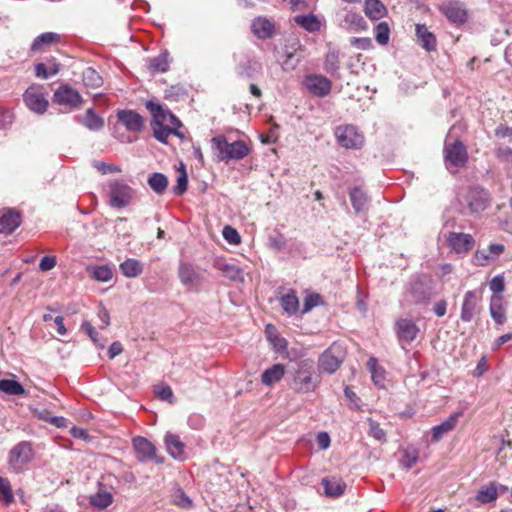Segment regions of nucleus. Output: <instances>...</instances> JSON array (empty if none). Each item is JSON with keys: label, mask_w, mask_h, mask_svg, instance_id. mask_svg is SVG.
<instances>
[{"label": "nucleus", "mask_w": 512, "mask_h": 512, "mask_svg": "<svg viewBox=\"0 0 512 512\" xmlns=\"http://www.w3.org/2000/svg\"><path fill=\"white\" fill-rule=\"evenodd\" d=\"M146 108L152 114L153 119L151 126L153 136L159 142L166 144L171 134L182 137L178 130L181 126V122L172 112L164 109L159 103L153 101H147Z\"/></svg>", "instance_id": "obj_1"}, {"label": "nucleus", "mask_w": 512, "mask_h": 512, "mask_svg": "<svg viewBox=\"0 0 512 512\" xmlns=\"http://www.w3.org/2000/svg\"><path fill=\"white\" fill-rule=\"evenodd\" d=\"M320 376L316 373L313 361L304 359L296 362L289 372V387L298 394L314 392L320 385Z\"/></svg>", "instance_id": "obj_2"}, {"label": "nucleus", "mask_w": 512, "mask_h": 512, "mask_svg": "<svg viewBox=\"0 0 512 512\" xmlns=\"http://www.w3.org/2000/svg\"><path fill=\"white\" fill-rule=\"evenodd\" d=\"M211 146L218 162H229L231 160H242L250 149L242 140L228 142L226 137L219 135L211 139Z\"/></svg>", "instance_id": "obj_3"}, {"label": "nucleus", "mask_w": 512, "mask_h": 512, "mask_svg": "<svg viewBox=\"0 0 512 512\" xmlns=\"http://www.w3.org/2000/svg\"><path fill=\"white\" fill-rule=\"evenodd\" d=\"M460 202L471 214L480 213L487 209L490 204V195L487 190L473 186L465 190L461 195Z\"/></svg>", "instance_id": "obj_4"}, {"label": "nucleus", "mask_w": 512, "mask_h": 512, "mask_svg": "<svg viewBox=\"0 0 512 512\" xmlns=\"http://www.w3.org/2000/svg\"><path fill=\"white\" fill-rule=\"evenodd\" d=\"M34 457L32 445L23 441L16 444L9 452L8 465L10 469L18 474L23 472Z\"/></svg>", "instance_id": "obj_5"}, {"label": "nucleus", "mask_w": 512, "mask_h": 512, "mask_svg": "<svg viewBox=\"0 0 512 512\" xmlns=\"http://www.w3.org/2000/svg\"><path fill=\"white\" fill-rule=\"evenodd\" d=\"M467 160V149L461 141L455 140L453 143H445L444 161L449 172L456 173L460 167L467 163Z\"/></svg>", "instance_id": "obj_6"}, {"label": "nucleus", "mask_w": 512, "mask_h": 512, "mask_svg": "<svg viewBox=\"0 0 512 512\" xmlns=\"http://www.w3.org/2000/svg\"><path fill=\"white\" fill-rule=\"evenodd\" d=\"M337 143L345 149H361L364 146V135L351 124L337 126L334 130Z\"/></svg>", "instance_id": "obj_7"}, {"label": "nucleus", "mask_w": 512, "mask_h": 512, "mask_svg": "<svg viewBox=\"0 0 512 512\" xmlns=\"http://www.w3.org/2000/svg\"><path fill=\"white\" fill-rule=\"evenodd\" d=\"M110 199L109 204L113 208H124L130 204L134 189L121 180H113L109 183Z\"/></svg>", "instance_id": "obj_8"}, {"label": "nucleus", "mask_w": 512, "mask_h": 512, "mask_svg": "<svg viewBox=\"0 0 512 512\" xmlns=\"http://www.w3.org/2000/svg\"><path fill=\"white\" fill-rule=\"evenodd\" d=\"M482 292L483 289L480 288L475 290H469L464 294L460 312V319L463 322H471L475 318V316H477L480 313V302L482 299Z\"/></svg>", "instance_id": "obj_9"}, {"label": "nucleus", "mask_w": 512, "mask_h": 512, "mask_svg": "<svg viewBox=\"0 0 512 512\" xmlns=\"http://www.w3.org/2000/svg\"><path fill=\"white\" fill-rule=\"evenodd\" d=\"M344 359V351L341 345L333 343L319 357V368L328 374H332L338 370Z\"/></svg>", "instance_id": "obj_10"}, {"label": "nucleus", "mask_w": 512, "mask_h": 512, "mask_svg": "<svg viewBox=\"0 0 512 512\" xmlns=\"http://www.w3.org/2000/svg\"><path fill=\"white\" fill-rule=\"evenodd\" d=\"M23 100L28 109L36 114H44L48 108V101L41 86H30L23 94Z\"/></svg>", "instance_id": "obj_11"}, {"label": "nucleus", "mask_w": 512, "mask_h": 512, "mask_svg": "<svg viewBox=\"0 0 512 512\" xmlns=\"http://www.w3.org/2000/svg\"><path fill=\"white\" fill-rule=\"evenodd\" d=\"M136 458L141 462L155 461L162 463L163 458L156 455V447L148 439L137 436L132 440Z\"/></svg>", "instance_id": "obj_12"}, {"label": "nucleus", "mask_w": 512, "mask_h": 512, "mask_svg": "<svg viewBox=\"0 0 512 512\" xmlns=\"http://www.w3.org/2000/svg\"><path fill=\"white\" fill-rule=\"evenodd\" d=\"M305 88L316 97H326L332 89L331 81L322 75L309 74L306 75L303 81Z\"/></svg>", "instance_id": "obj_13"}, {"label": "nucleus", "mask_w": 512, "mask_h": 512, "mask_svg": "<svg viewBox=\"0 0 512 512\" xmlns=\"http://www.w3.org/2000/svg\"><path fill=\"white\" fill-rule=\"evenodd\" d=\"M449 248L457 254H467L475 245L472 235L462 232H450L446 237Z\"/></svg>", "instance_id": "obj_14"}, {"label": "nucleus", "mask_w": 512, "mask_h": 512, "mask_svg": "<svg viewBox=\"0 0 512 512\" xmlns=\"http://www.w3.org/2000/svg\"><path fill=\"white\" fill-rule=\"evenodd\" d=\"M54 101L60 105L79 108L82 104V97L77 90L68 85H62L55 91Z\"/></svg>", "instance_id": "obj_15"}, {"label": "nucleus", "mask_w": 512, "mask_h": 512, "mask_svg": "<svg viewBox=\"0 0 512 512\" xmlns=\"http://www.w3.org/2000/svg\"><path fill=\"white\" fill-rule=\"evenodd\" d=\"M441 11L451 22L457 25L465 23L468 17L464 4L457 0H449L443 3Z\"/></svg>", "instance_id": "obj_16"}, {"label": "nucleus", "mask_w": 512, "mask_h": 512, "mask_svg": "<svg viewBox=\"0 0 512 512\" xmlns=\"http://www.w3.org/2000/svg\"><path fill=\"white\" fill-rule=\"evenodd\" d=\"M395 330L398 340L401 343H410L414 341L418 335L419 328L411 319H400L395 324Z\"/></svg>", "instance_id": "obj_17"}, {"label": "nucleus", "mask_w": 512, "mask_h": 512, "mask_svg": "<svg viewBox=\"0 0 512 512\" xmlns=\"http://www.w3.org/2000/svg\"><path fill=\"white\" fill-rule=\"evenodd\" d=\"M117 118L128 131L140 132L144 127L143 117L134 110H120Z\"/></svg>", "instance_id": "obj_18"}, {"label": "nucleus", "mask_w": 512, "mask_h": 512, "mask_svg": "<svg viewBox=\"0 0 512 512\" xmlns=\"http://www.w3.org/2000/svg\"><path fill=\"white\" fill-rule=\"evenodd\" d=\"M463 413L457 411L452 413L447 419L441 422L439 425L432 427L431 433L432 438L435 442L440 441L446 434L455 429L458 420L462 417Z\"/></svg>", "instance_id": "obj_19"}, {"label": "nucleus", "mask_w": 512, "mask_h": 512, "mask_svg": "<svg viewBox=\"0 0 512 512\" xmlns=\"http://www.w3.org/2000/svg\"><path fill=\"white\" fill-rule=\"evenodd\" d=\"M21 224V216L18 212L6 209L0 211V232L11 234Z\"/></svg>", "instance_id": "obj_20"}, {"label": "nucleus", "mask_w": 512, "mask_h": 512, "mask_svg": "<svg viewBox=\"0 0 512 512\" xmlns=\"http://www.w3.org/2000/svg\"><path fill=\"white\" fill-rule=\"evenodd\" d=\"M164 443L166 446L167 452L176 460H184L186 458L185 454V444L180 440V437L173 433H166L164 437Z\"/></svg>", "instance_id": "obj_21"}, {"label": "nucleus", "mask_w": 512, "mask_h": 512, "mask_svg": "<svg viewBox=\"0 0 512 512\" xmlns=\"http://www.w3.org/2000/svg\"><path fill=\"white\" fill-rule=\"evenodd\" d=\"M349 197L356 214H365L368 212L370 198L361 188H351L349 190Z\"/></svg>", "instance_id": "obj_22"}, {"label": "nucleus", "mask_w": 512, "mask_h": 512, "mask_svg": "<svg viewBox=\"0 0 512 512\" xmlns=\"http://www.w3.org/2000/svg\"><path fill=\"white\" fill-rule=\"evenodd\" d=\"M254 35L259 39H268L274 35L275 25L266 17H256L251 24Z\"/></svg>", "instance_id": "obj_23"}, {"label": "nucleus", "mask_w": 512, "mask_h": 512, "mask_svg": "<svg viewBox=\"0 0 512 512\" xmlns=\"http://www.w3.org/2000/svg\"><path fill=\"white\" fill-rule=\"evenodd\" d=\"M178 276L181 283L189 288L199 283V273L196 267L187 262H181L178 268Z\"/></svg>", "instance_id": "obj_24"}, {"label": "nucleus", "mask_w": 512, "mask_h": 512, "mask_svg": "<svg viewBox=\"0 0 512 512\" xmlns=\"http://www.w3.org/2000/svg\"><path fill=\"white\" fill-rule=\"evenodd\" d=\"M294 21L298 26L310 33L320 31L324 25V19L316 16L313 13L296 15Z\"/></svg>", "instance_id": "obj_25"}, {"label": "nucleus", "mask_w": 512, "mask_h": 512, "mask_svg": "<svg viewBox=\"0 0 512 512\" xmlns=\"http://www.w3.org/2000/svg\"><path fill=\"white\" fill-rule=\"evenodd\" d=\"M418 43L426 51L430 52L436 48V37L431 33L424 24H417L415 28Z\"/></svg>", "instance_id": "obj_26"}, {"label": "nucleus", "mask_w": 512, "mask_h": 512, "mask_svg": "<svg viewBox=\"0 0 512 512\" xmlns=\"http://www.w3.org/2000/svg\"><path fill=\"white\" fill-rule=\"evenodd\" d=\"M285 374L283 364L277 363L266 369L261 375V382L266 386H272L279 382Z\"/></svg>", "instance_id": "obj_27"}, {"label": "nucleus", "mask_w": 512, "mask_h": 512, "mask_svg": "<svg viewBox=\"0 0 512 512\" xmlns=\"http://www.w3.org/2000/svg\"><path fill=\"white\" fill-rule=\"evenodd\" d=\"M148 69L151 73H164L169 69L170 57L168 51L161 52L158 56L149 58Z\"/></svg>", "instance_id": "obj_28"}, {"label": "nucleus", "mask_w": 512, "mask_h": 512, "mask_svg": "<svg viewBox=\"0 0 512 512\" xmlns=\"http://www.w3.org/2000/svg\"><path fill=\"white\" fill-rule=\"evenodd\" d=\"M322 485L324 487L325 493L331 497H338L343 494L346 484L340 478H324L322 480Z\"/></svg>", "instance_id": "obj_29"}, {"label": "nucleus", "mask_w": 512, "mask_h": 512, "mask_svg": "<svg viewBox=\"0 0 512 512\" xmlns=\"http://www.w3.org/2000/svg\"><path fill=\"white\" fill-rule=\"evenodd\" d=\"M119 268L121 273L128 278H135L143 271L142 263L134 258L126 259L120 264Z\"/></svg>", "instance_id": "obj_30"}, {"label": "nucleus", "mask_w": 512, "mask_h": 512, "mask_svg": "<svg viewBox=\"0 0 512 512\" xmlns=\"http://www.w3.org/2000/svg\"><path fill=\"white\" fill-rule=\"evenodd\" d=\"M364 12L370 19L378 20L386 15L387 10L380 0H365Z\"/></svg>", "instance_id": "obj_31"}, {"label": "nucleus", "mask_w": 512, "mask_h": 512, "mask_svg": "<svg viewBox=\"0 0 512 512\" xmlns=\"http://www.w3.org/2000/svg\"><path fill=\"white\" fill-rule=\"evenodd\" d=\"M367 368L371 373V378L374 384L383 388L385 382V369L378 365V360L375 357L369 358Z\"/></svg>", "instance_id": "obj_32"}, {"label": "nucleus", "mask_w": 512, "mask_h": 512, "mask_svg": "<svg viewBox=\"0 0 512 512\" xmlns=\"http://www.w3.org/2000/svg\"><path fill=\"white\" fill-rule=\"evenodd\" d=\"M80 123L90 131H99L104 127V120L89 108L81 118Z\"/></svg>", "instance_id": "obj_33"}, {"label": "nucleus", "mask_w": 512, "mask_h": 512, "mask_svg": "<svg viewBox=\"0 0 512 512\" xmlns=\"http://www.w3.org/2000/svg\"><path fill=\"white\" fill-rule=\"evenodd\" d=\"M498 497V486L495 482H490L488 485L482 487L477 495L476 500L482 504H487L495 501Z\"/></svg>", "instance_id": "obj_34"}, {"label": "nucleus", "mask_w": 512, "mask_h": 512, "mask_svg": "<svg viewBox=\"0 0 512 512\" xmlns=\"http://www.w3.org/2000/svg\"><path fill=\"white\" fill-rule=\"evenodd\" d=\"M58 72L59 64L54 59H50L46 63H38L35 67L36 76L42 79H48Z\"/></svg>", "instance_id": "obj_35"}, {"label": "nucleus", "mask_w": 512, "mask_h": 512, "mask_svg": "<svg viewBox=\"0 0 512 512\" xmlns=\"http://www.w3.org/2000/svg\"><path fill=\"white\" fill-rule=\"evenodd\" d=\"M147 182H148V185L150 186V188L156 194H159V195H162L166 191L167 186H168L167 177L163 173H158V172L152 173L148 177Z\"/></svg>", "instance_id": "obj_36"}, {"label": "nucleus", "mask_w": 512, "mask_h": 512, "mask_svg": "<svg viewBox=\"0 0 512 512\" xmlns=\"http://www.w3.org/2000/svg\"><path fill=\"white\" fill-rule=\"evenodd\" d=\"M60 39V35L54 32H45L37 36L32 45L31 50L36 52L39 51L44 46H49L53 43L58 42Z\"/></svg>", "instance_id": "obj_37"}, {"label": "nucleus", "mask_w": 512, "mask_h": 512, "mask_svg": "<svg viewBox=\"0 0 512 512\" xmlns=\"http://www.w3.org/2000/svg\"><path fill=\"white\" fill-rule=\"evenodd\" d=\"M112 502L113 496L106 490H100L90 497V504L99 510L107 508Z\"/></svg>", "instance_id": "obj_38"}, {"label": "nucleus", "mask_w": 512, "mask_h": 512, "mask_svg": "<svg viewBox=\"0 0 512 512\" xmlns=\"http://www.w3.org/2000/svg\"><path fill=\"white\" fill-rule=\"evenodd\" d=\"M281 307L289 314H295L299 309V301L294 291H289L280 298Z\"/></svg>", "instance_id": "obj_39"}, {"label": "nucleus", "mask_w": 512, "mask_h": 512, "mask_svg": "<svg viewBox=\"0 0 512 512\" xmlns=\"http://www.w3.org/2000/svg\"><path fill=\"white\" fill-rule=\"evenodd\" d=\"M93 279L100 282H108L112 279L113 273L109 265H96L88 268Z\"/></svg>", "instance_id": "obj_40"}, {"label": "nucleus", "mask_w": 512, "mask_h": 512, "mask_svg": "<svg viewBox=\"0 0 512 512\" xmlns=\"http://www.w3.org/2000/svg\"><path fill=\"white\" fill-rule=\"evenodd\" d=\"M172 502L185 510H191L194 505L192 499L183 491L182 488H176L171 495Z\"/></svg>", "instance_id": "obj_41"}, {"label": "nucleus", "mask_w": 512, "mask_h": 512, "mask_svg": "<svg viewBox=\"0 0 512 512\" xmlns=\"http://www.w3.org/2000/svg\"><path fill=\"white\" fill-rule=\"evenodd\" d=\"M0 391L8 395H22L25 393L22 384L13 379L0 380Z\"/></svg>", "instance_id": "obj_42"}, {"label": "nucleus", "mask_w": 512, "mask_h": 512, "mask_svg": "<svg viewBox=\"0 0 512 512\" xmlns=\"http://www.w3.org/2000/svg\"><path fill=\"white\" fill-rule=\"evenodd\" d=\"M500 300L501 298L499 296H492L490 303V315L497 324L502 325L506 317L505 311L500 304Z\"/></svg>", "instance_id": "obj_43"}, {"label": "nucleus", "mask_w": 512, "mask_h": 512, "mask_svg": "<svg viewBox=\"0 0 512 512\" xmlns=\"http://www.w3.org/2000/svg\"><path fill=\"white\" fill-rule=\"evenodd\" d=\"M265 333L267 339L273 344L278 350L285 349L287 346L286 340L278 334L276 327L272 324H267L265 327Z\"/></svg>", "instance_id": "obj_44"}, {"label": "nucleus", "mask_w": 512, "mask_h": 512, "mask_svg": "<svg viewBox=\"0 0 512 512\" xmlns=\"http://www.w3.org/2000/svg\"><path fill=\"white\" fill-rule=\"evenodd\" d=\"M409 296L411 297V301L416 304L425 303L429 298L424 286L419 282L411 284Z\"/></svg>", "instance_id": "obj_45"}, {"label": "nucleus", "mask_w": 512, "mask_h": 512, "mask_svg": "<svg viewBox=\"0 0 512 512\" xmlns=\"http://www.w3.org/2000/svg\"><path fill=\"white\" fill-rule=\"evenodd\" d=\"M83 82L87 87L98 88L102 85L103 80L96 70L89 67L83 71Z\"/></svg>", "instance_id": "obj_46"}, {"label": "nucleus", "mask_w": 512, "mask_h": 512, "mask_svg": "<svg viewBox=\"0 0 512 512\" xmlns=\"http://www.w3.org/2000/svg\"><path fill=\"white\" fill-rule=\"evenodd\" d=\"M345 23L354 29V31L365 30L367 25L364 18L356 12H348L345 16Z\"/></svg>", "instance_id": "obj_47"}, {"label": "nucleus", "mask_w": 512, "mask_h": 512, "mask_svg": "<svg viewBox=\"0 0 512 512\" xmlns=\"http://www.w3.org/2000/svg\"><path fill=\"white\" fill-rule=\"evenodd\" d=\"M324 67L325 70L331 75L337 73L339 69V54L337 51L331 50L326 54Z\"/></svg>", "instance_id": "obj_48"}, {"label": "nucleus", "mask_w": 512, "mask_h": 512, "mask_svg": "<svg viewBox=\"0 0 512 512\" xmlns=\"http://www.w3.org/2000/svg\"><path fill=\"white\" fill-rule=\"evenodd\" d=\"M187 185H188V176H187L186 170L184 168V165L181 164V169H180L178 177H177V183L173 187L172 191L175 195L180 196L186 192Z\"/></svg>", "instance_id": "obj_49"}, {"label": "nucleus", "mask_w": 512, "mask_h": 512, "mask_svg": "<svg viewBox=\"0 0 512 512\" xmlns=\"http://www.w3.org/2000/svg\"><path fill=\"white\" fill-rule=\"evenodd\" d=\"M418 458V451L415 448H406L400 463L404 468L410 469L417 463Z\"/></svg>", "instance_id": "obj_50"}, {"label": "nucleus", "mask_w": 512, "mask_h": 512, "mask_svg": "<svg viewBox=\"0 0 512 512\" xmlns=\"http://www.w3.org/2000/svg\"><path fill=\"white\" fill-rule=\"evenodd\" d=\"M0 499L9 505L14 501L11 485L9 481L3 477H0Z\"/></svg>", "instance_id": "obj_51"}, {"label": "nucleus", "mask_w": 512, "mask_h": 512, "mask_svg": "<svg viewBox=\"0 0 512 512\" xmlns=\"http://www.w3.org/2000/svg\"><path fill=\"white\" fill-rule=\"evenodd\" d=\"M376 41L381 45H386L389 41L390 29L386 22H380L375 28Z\"/></svg>", "instance_id": "obj_52"}, {"label": "nucleus", "mask_w": 512, "mask_h": 512, "mask_svg": "<svg viewBox=\"0 0 512 512\" xmlns=\"http://www.w3.org/2000/svg\"><path fill=\"white\" fill-rule=\"evenodd\" d=\"M236 73L240 77L251 78L255 73V69L249 59H244L238 63Z\"/></svg>", "instance_id": "obj_53"}, {"label": "nucleus", "mask_w": 512, "mask_h": 512, "mask_svg": "<svg viewBox=\"0 0 512 512\" xmlns=\"http://www.w3.org/2000/svg\"><path fill=\"white\" fill-rule=\"evenodd\" d=\"M186 95V90L179 85L170 86L165 90V99L170 101H178Z\"/></svg>", "instance_id": "obj_54"}, {"label": "nucleus", "mask_w": 512, "mask_h": 512, "mask_svg": "<svg viewBox=\"0 0 512 512\" xmlns=\"http://www.w3.org/2000/svg\"><path fill=\"white\" fill-rule=\"evenodd\" d=\"M368 424H369V435L371 437H373L374 439H376L380 442H383L386 440L385 431L380 427V425L376 421L369 418Z\"/></svg>", "instance_id": "obj_55"}, {"label": "nucleus", "mask_w": 512, "mask_h": 512, "mask_svg": "<svg viewBox=\"0 0 512 512\" xmlns=\"http://www.w3.org/2000/svg\"><path fill=\"white\" fill-rule=\"evenodd\" d=\"M223 238L233 245H237L241 242V237L237 230L229 225H226L222 231Z\"/></svg>", "instance_id": "obj_56"}, {"label": "nucleus", "mask_w": 512, "mask_h": 512, "mask_svg": "<svg viewBox=\"0 0 512 512\" xmlns=\"http://www.w3.org/2000/svg\"><path fill=\"white\" fill-rule=\"evenodd\" d=\"M93 167L96 168L103 175L110 173H120L122 171L119 166L102 161H94Z\"/></svg>", "instance_id": "obj_57"}, {"label": "nucleus", "mask_w": 512, "mask_h": 512, "mask_svg": "<svg viewBox=\"0 0 512 512\" xmlns=\"http://www.w3.org/2000/svg\"><path fill=\"white\" fill-rule=\"evenodd\" d=\"M81 328L88 334L90 339L97 345H99L101 348L104 347V342L101 341L99 338L98 332L95 330V328L92 326V324L89 321H84L81 325Z\"/></svg>", "instance_id": "obj_58"}, {"label": "nucleus", "mask_w": 512, "mask_h": 512, "mask_svg": "<svg viewBox=\"0 0 512 512\" xmlns=\"http://www.w3.org/2000/svg\"><path fill=\"white\" fill-rule=\"evenodd\" d=\"M489 289L494 294L502 293L504 291V289H505V279H504V276L501 275V274L494 276L490 280V282H489Z\"/></svg>", "instance_id": "obj_59"}, {"label": "nucleus", "mask_w": 512, "mask_h": 512, "mask_svg": "<svg viewBox=\"0 0 512 512\" xmlns=\"http://www.w3.org/2000/svg\"><path fill=\"white\" fill-rule=\"evenodd\" d=\"M321 303V297L319 294H309L304 299L303 310L302 313H307L312 310L314 307L318 306Z\"/></svg>", "instance_id": "obj_60"}, {"label": "nucleus", "mask_w": 512, "mask_h": 512, "mask_svg": "<svg viewBox=\"0 0 512 512\" xmlns=\"http://www.w3.org/2000/svg\"><path fill=\"white\" fill-rule=\"evenodd\" d=\"M57 264L56 256L47 255L41 258L39 263V269L42 272H47L52 270Z\"/></svg>", "instance_id": "obj_61"}, {"label": "nucleus", "mask_w": 512, "mask_h": 512, "mask_svg": "<svg viewBox=\"0 0 512 512\" xmlns=\"http://www.w3.org/2000/svg\"><path fill=\"white\" fill-rule=\"evenodd\" d=\"M222 271L225 273L227 277L231 280H239L241 278V270L232 264H225L222 268Z\"/></svg>", "instance_id": "obj_62"}, {"label": "nucleus", "mask_w": 512, "mask_h": 512, "mask_svg": "<svg viewBox=\"0 0 512 512\" xmlns=\"http://www.w3.org/2000/svg\"><path fill=\"white\" fill-rule=\"evenodd\" d=\"M474 262L478 266H485L491 260L487 249H479L474 253Z\"/></svg>", "instance_id": "obj_63"}, {"label": "nucleus", "mask_w": 512, "mask_h": 512, "mask_svg": "<svg viewBox=\"0 0 512 512\" xmlns=\"http://www.w3.org/2000/svg\"><path fill=\"white\" fill-rule=\"evenodd\" d=\"M300 62V57L296 56L292 52L287 53L286 59L283 61V68L293 70Z\"/></svg>", "instance_id": "obj_64"}]
</instances>
